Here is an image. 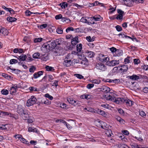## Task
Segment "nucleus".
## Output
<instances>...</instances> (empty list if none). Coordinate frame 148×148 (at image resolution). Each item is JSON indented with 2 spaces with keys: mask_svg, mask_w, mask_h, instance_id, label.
I'll use <instances>...</instances> for the list:
<instances>
[{
  "mask_svg": "<svg viewBox=\"0 0 148 148\" xmlns=\"http://www.w3.org/2000/svg\"><path fill=\"white\" fill-rule=\"evenodd\" d=\"M17 111L24 120H26L29 116V114L27 111L25 110L21 105L18 106Z\"/></svg>",
  "mask_w": 148,
  "mask_h": 148,
  "instance_id": "f257e3e1",
  "label": "nucleus"
},
{
  "mask_svg": "<svg viewBox=\"0 0 148 148\" xmlns=\"http://www.w3.org/2000/svg\"><path fill=\"white\" fill-rule=\"evenodd\" d=\"M105 97L107 100L114 101L117 104L121 103H123L124 99L123 98H115L114 96H112L110 95L107 96L105 95Z\"/></svg>",
  "mask_w": 148,
  "mask_h": 148,
  "instance_id": "f03ea898",
  "label": "nucleus"
},
{
  "mask_svg": "<svg viewBox=\"0 0 148 148\" xmlns=\"http://www.w3.org/2000/svg\"><path fill=\"white\" fill-rule=\"evenodd\" d=\"M36 101L37 99L35 96H31L30 98L27 101L26 105L27 107L33 106L36 103Z\"/></svg>",
  "mask_w": 148,
  "mask_h": 148,
  "instance_id": "7ed1b4c3",
  "label": "nucleus"
},
{
  "mask_svg": "<svg viewBox=\"0 0 148 148\" xmlns=\"http://www.w3.org/2000/svg\"><path fill=\"white\" fill-rule=\"evenodd\" d=\"M60 40L56 39L55 40L52 41V42L49 41L48 42L49 45V46L50 50L54 49L57 45H60V43L59 42Z\"/></svg>",
  "mask_w": 148,
  "mask_h": 148,
  "instance_id": "20e7f679",
  "label": "nucleus"
},
{
  "mask_svg": "<svg viewBox=\"0 0 148 148\" xmlns=\"http://www.w3.org/2000/svg\"><path fill=\"white\" fill-rule=\"evenodd\" d=\"M96 68L97 69L101 71H104L106 69L105 66L101 63H97L96 64Z\"/></svg>",
  "mask_w": 148,
  "mask_h": 148,
  "instance_id": "39448f33",
  "label": "nucleus"
},
{
  "mask_svg": "<svg viewBox=\"0 0 148 148\" xmlns=\"http://www.w3.org/2000/svg\"><path fill=\"white\" fill-rule=\"evenodd\" d=\"M67 101L69 103L75 106L80 104L79 101L78 100H74L73 98L71 97H68L67 99Z\"/></svg>",
  "mask_w": 148,
  "mask_h": 148,
  "instance_id": "423d86ee",
  "label": "nucleus"
},
{
  "mask_svg": "<svg viewBox=\"0 0 148 148\" xmlns=\"http://www.w3.org/2000/svg\"><path fill=\"white\" fill-rule=\"evenodd\" d=\"M99 60L101 62H108L109 60V58L103 54H101L99 55Z\"/></svg>",
  "mask_w": 148,
  "mask_h": 148,
  "instance_id": "0eeeda50",
  "label": "nucleus"
},
{
  "mask_svg": "<svg viewBox=\"0 0 148 148\" xmlns=\"http://www.w3.org/2000/svg\"><path fill=\"white\" fill-rule=\"evenodd\" d=\"M88 19H90V21H91L92 23V22H94V20L95 21H100L102 20L103 18L100 15H97L90 18H88Z\"/></svg>",
  "mask_w": 148,
  "mask_h": 148,
  "instance_id": "6e6552de",
  "label": "nucleus"
},
{
  "mask_svg": "<svg viewBox=\"0 0 148 148\" xmlns=\"http://www.w3.org/2000/svg\"><path fill=\"white\" fill-rule=\"evenodd\" d=\"M69 54L68 55L66 58V59L67 60H65L63 63V64L66 67H69L71 65V59H70L69 58Z\"/></svg>",
  "mask_w": 148,
  "mask_h": 148,
  "instance_id": "1a4fd4ad",
  "label": "nucleus"
},
{
  "mask_svg": "<svg viewBox=\"0 0 148 148\" xmlns=\"http://www.w3.org/2000/svg\"><path fill=\"white\" fill-rule=\"evenodd\" d=\"M119 63V60H112L106 62L107 65L109 66H114Z\"/></svg>",
  "mask_w": 148,
  "mask_h": 148,
  "instance_id": "9d476101",
  "label": "nucleus"
},
{
  "mask_svg": "<svg viewBox=\"0 0 148 148\" xmlns=\"http://www.w3.org/2000/svg\"><path fill=\"white\" fill-rule=\"evenodd\" d=\"M88 17H87L88 19ZM86 17H83L81 18L80 20V22H82L83 23H87L88 25L90 24H95V22H92V23L90 21V20H87V19L86 18Z\"/></svg>",
  "mask_w": 148,
  "mask_h": 148,
  "instance_id": "9b49d317",
  "label": "nucleus"
},
{
  "mask_svg": "<svg viewBox=\"0 0 148 148\" xmlns=\"http://www.w3.org/2000/svg\"><path fill=\"white\" fill-rule=\"evenodd\" d=\"M8 33V30L3 27H0V34H3V35H7Z\"/></svg>",
  "mask_w": 148,
  "mask_h": 148,
  "instance_id": "f8f14e48",
  "label": "nucleus"
},
{
  "mask_svg": "<svg viewBox=\"0 0 148 148\" xmlns=\"http://www.w3.org/2000/svg\"><path fill=\"white\" fill-rule=\"evenodd\" d=\"M100 90L104 92L107 93L110 91V88L107 86H103L100 88Z\"/></svg>",
  "mask_w": 148,
  "mask_h": 148,
  "instance_id": "ddd939ff",
  "label": "nucleus"
},
{
  "mask_svg": "<svg viewBox=\"0 0 148 148\" xmlns=\"http://www.w3.org/2000/svg\"><path fill=\"white\" fill-rule=\"evenodd\" d=\"M133 102L129 99H124L123 103H125L126 105L129 106H131L133 104Z\"/></svg>",
  "mask_w": 148,
  "mask_h": 148,
  "instance_id": "4468645a",
  "label": "nucleus"
},
{
  "mask_svg": "<svg viewBox=\"0 0 148 148\" xmlns=\"http://www.w3.org/2000/svg\"><path fill=\"white\" fill-rule=\"evenodd\" d=\"M105 135L106 136L109 137L113 136V134L112 133V131L110 130H106L105 131Z\"/></svg>",
  "mask_w": 148,
  "mask_h": 148,
  "instance_id": "2eb2a0df",
  "label": "nucleus"
},
{
  "mask_svg": "<svg viewBox=\"0 0 148 148\" xmlns=\"http://www.w3.org/2000/svg\"><path fill=\"white\" fill-rule=\"evenodd\" d=\"M78 36H76L73 38L71 40V43L73 45H75L78 42Z\"/></svg>",
  "mask_w": 148,
  "mask_h": 148,
  "instance_id": "dca6fc26",
  "label": "nucleus"
},
{
  "mask_svg": "<svg viewBox=\"0 0 148 148\" xmlns=\"http://www.w3.org/2000/svg\"><path fill=\"white\" fill-rule=\"evenodd\" d=\"M28 131L29 132H34L37 133H39L37 128L34 127H29L28 128Z\"/></svg>",
  "mask_w": 148,
  "mask_h": 148,
  "instance_id": "f3484780",
  "label": "nucleus"
},
{
  "mask_svg": "<svg viewBox=\"0 0 148 148\" xmlns=\"http://www.w3.org/2000/svg\"><path fill=\"white\" fill-rule=\"evenodd\" d=\"M17 58L20 61H24L26 60L27 58V56L25 55H23L18 56V57H15Z\"/></svg>",
  "mask_w": 148,
  "mask_h": 148,
  "instance_id": "a211bd4d",
  "label": "nucleus"
},
{
  "mask_svg": "<svg viewBox=\"0 0 148 148\" xmlns=\"http://www.w3.org/2000/svg\"><path fill=\"white\" fill-rule=\"evenodd\" d=\"M128 77L132 80H136L139 79V76L135 74H133L132 76H129Z\"/></svg>",
  "mask_w": 148,
  "mask_h": 148,
  "instance_id": "6ab92c4d",
  "label": "nucleus"
},
{
  "mask_svg": "<svg viewBox=\"0 0 148 148\" xmlns=\"http://www.w3.org/2000/svg\"><path fill=\"white\" fill-rule=\"evenodd\" d=\"M94 53L93 52L90 51L86 53V55L89 58H92L94 57Z\"/></svg>",
  "mask_w": 148,
  "mask_h": 148,
  "instance_id": "aec40b11",
  "label": "nucleus"
},
{
  "mask_svg": "<svg viewBox=\"0 0 148 148\" xmlns=\"http://www.w3.org/2000/svg\"><path fill=\"white\" fill-rule=\"evenodd\" d=\"M115 54H116V56H122L123 54V52L122 50L120 49H117Z\"/></svg>",
  "mask_w": 148,
  "mask_h": 148,
  "instance_id": "412c9836",
  "label": "nucleus"
},
{
  "mask_svg": "<svg viewBox=\"0 0 148 148\" xmlns=\"http://www.w3.org/2000/svg\"><path fill=\"white\" fill-rule=\"evenodd\" d=\"M97 112L99 114L102 115L103 116H105V114L104 111L101 109H98L96 110Z\"/></svg>",
  "mask_w": 148,
  "mask_h": 148,
  "instance_id": "4be33fe9",
  "label": "nucleus"
},
{
  "mask_svg": "<svg viewBox=\"0 0 148 148\" xmlns=\"http://www.w3.org/2000/svg\"><path fill=\"white\" fill-rule=\"evenodd\" d=\"M7 20L8 21L10 22H13L16 21L17 19L16 18L14 17H9L7 18Z\"/></svg>",
  "mask_w": 148,
  "mask_h": 148,
  "instance_id": "5701e85b",
  "label": "nucleus"
},
{
  "mask_svg": "<svg viewBox=\"0 0 148 148\" xmlns=\"http://www.w3.org/2000/svg\"><path fill=\"white\" fill-rule=\"evenodd\" d=\"M42 48H44L46 50H50L49 46V45L48 42L47 43H44L42 46Z\"/></svg>",
  "mask_w": 148,
  "mask_h": 148,
  "instance_id": "b1692460",
  "label": "nucleus"
},
{
  "mask_svg": "<svg viewBox=\"0 0 148 148\" xmlns=\"http://www.w3.org/2000/svg\"><path fill=\"white\" fill-rule=\"evenodd\" d=\"M121 68H120L121 70L123 71H126L128 69V66L127 65H123L121 66Z\"/></svg>",
  "mask_w": 148,
  "mask_h": 148,
  "instance_id": "393cba45",
  "label": "nucleus"
},
{
  "mask_svg": "<svg viewBox=\"0 0 148 148\" xmlns=\"http://www.w3.org/2000/svg\"><path fill=\"white\" fill-rule=\"evenodd\" d=\"M37 13V12L33 13L31 12L28 10H27L25 12V14L27 16H30L31 14H36Z\"/></svg>",
  "mask_w": 148,
  "mask_h": 148,
  "instance_id": "a878e982",
  "label": "nucleus"
},
{
  "mask_svg": "<svg viewBox=\"0 0 148 148\" xmlns=\"http://www.w3.org/2000/svg\"><path fill=\"white\" fill-rule=\"evenodd\" d=\"M60 5L62 9H65L66 7H67L68 6V4L66 2H63L60 3Z\"/></svg>",
  "mask_w": 148,
  "mask_h": 148,
  "instance_id": "bb28decb",
  "label": "nucleus"
},
{
  "mask_svg": "<svg viewBox=\"0 0 148 148\" xmlns=\"http://www.w3.org/2000/svg\"><path fill=\"white\" fill-rule=\"evenodd\" d=\"M101 80L99 79H94L92 81V82L95 84H98L100 83Z\"/></svg>",
  "mask_w": 148,
  "mask_h": 148,
  "instance_id": "cd10ccee",
  "label": "nucleus"
},
{
  "mask_svg": "<svg viewBox=\"0 0 148 148\" xmlns=\"http://www.w3.org/2000/svg\"><path fill=\"white\" fill-rule=\"evenodd\" d=\"M77 50L78 52H80L82 49V44H79L77 45Z\"/></svg>",
  "mask_w": 148,
  "mask_h": 148,
  "instance_id": "c85d7f7f",
  "label": "nucleus"
},
{
  "mask_svg": "<svg viewBox=\"0 0 148 148\" xmlns=\"http://www.w3.org/2000/svg\"><path fill=\"white\" fill-rule=\"evenodd\" d=\"M41 59L43 61H46L49 59V57L47 55H42L41 57Z\"/></svg>",
  "mask_w": 148,
  "mask_h": 148,
  "instance_id": "c756f323",
  "label": "nucleus"
},
{
  "mask_svg": "<svg viewBox=\"0 0 148 148\" xmlns=\"http://www.w3.org/2000/svg\"><path fill=\"white\" fill-rule=\"evenodd\" d=\"M40 53H34L33 55V57L35 59H38L39 58L40 56Z\"/></svg>",
  "mask_w": 148,
  "mask_h": 148,
  "instance_id": "7c9ffc66",
  "label": "nucleus"
},
{
  "mask_svg": "<svg viewBox=\"0 0 148 148\" xmlns=\"http://www.w3.org/2000/svg\"><path fill=\"white\" fill-rule=\"evenodd\" d=\"M84 110H86L88 111L92 112H95V110L93 108H84Z\"/></svg>",
  "mask_w": 148,
  "mask_h": 148,
  "instance_id": "2f4dec72",
  "label": "nucleus"
},
{
  "mask_svg": "<svg viewBox=\"0 0 148 148\" xmlns=\"http://www.w3.org/2000/svg\"><path fill=\"white\" fill-rule=\"evenodd\" d=\"M107 125V124L106 123L103 121H101V128L103 129H106V128L107 127H106Z\"/></svg>",
  "mask_w": 148,
  "mask_h": 148,
  "instance_id": "473e14b6",
  "label": "nucleus"
},
{
  "mask_svg": "<svg viewBox=\"0 0 148 148\" xmlns=\"http://www.w3.org/2000/svg\"><path fill=\"white\" fill-rule=\"evenodd\" d=\"M2 76L5 78L6 79H11V77L10 76L8 75V74L5 73H3L2 74Z\"/></svg>",
  "mask_w": 148,
  "mask_h": 148,
  "instance_id": "72a5a7b5",
  "label": "nucleus"
},
{
  "mask_svg": "<svg viewBox=\"0 0 148 148\" xmlns=\"http://www.w3.org/2000/svg\"><path fill=\"white\" fill-rule=\"evenodd\" d=\"M1 92L2 94L5 95H8L9 92L8 90L5 89L2 90Z\"/></svg>",
  "mask_w": 148,
  "mask_h": 148,
  "instance_id": "f704fd0d",
  "label": "nucleus"
},
{
  "mask_svg": "<svg viewBox=\"0 0 148 148\" xmlns=\"http://www.w3.org/2000/svg\"><path fill=\"white\" fill-rule=\"evenodd\" d=\"M116 119L120 123L122 124H124L125 122V121L120 117H117L116 118Z\"/></svg>",
  "mask_w": 148,
  "mask_h": 148,
  "instance_id": "c9c22d12",
  "label": "nucleus"
},
{
  "mask_svg": "<svg viewBox=\"0 0 148 148\" xmlns=\"http://www.w3.org/2000/svg\"><path fill=\"white\" fill-rule=\"evenodd\" d=\"M36 69V68L34 66H32L29 69V71L31 73H33Z\"/></svg>",
  "mask_w": 148,
  "mask_h": 148,
  "instance_id": "e433bc0d",
  "label": "nucleus"
},
{
  "mask_svg": "<svg viewBox=\"0 0 148 148\" xmlns=\"http://www.w3.org/2000/svg\"><path fill=\"white\" fill-rule=\"evenodd\" d=\"M17 90L15 89V87L13 86L12 87L10 90L11 93H13L16 92Z\"/></svg>",
  "mask_w": 148,
  "mask_h": 148,
  "instance_id": "4c0bfd02",
  "label": "nucleus"
},
{
  "mask_svg": "<svg viewBox=\"0 0 148 148\" xmlns=\"http://www.w3.org/2000/svg\"><path fill=\"white\" fill-rule=\"evenodd\" d=\"M18 62L17 60L15 59H12L10 60V64H16Z\"/></svg>",
  "mask_w": 148,
  "mask_h": 148,
  "instance_id": "58836bf2",
  "label": "nucleus"
},
{
  "mask_svg": "<svg viewBox=\"0 0 148 148\" xmlns=\"http://www.w3.org/2000/svg\"><path fill=\"white\" fill-rule=\"evenodd\" d=\"M47 26V25L46 24H44L40 25L38 26V27L41 29H43L46 28Z\"/></svg>",
  "mask_w": 148,
  "mask_h": 148,
  "instance_id": "ea45409f",
  "label": "nucleus"
},
{
  "mask_svg": "<svg viewBox=\"0 0 148 148\" xmlns=\"http://www.w3.org/2000/svg\"><path fill=\"white\" fill-rule=\"evenodd\" d=\"M86 39L88 42H90L93 41L94 40V38L92 37L91 38L90 36H87L86 38Z\"/></svg>",
  "mask_w": 148,
  "mask_h": 148,
  "instance_id": "a19ab883",
  "label": "nucleus"
},
{
  "mask_svg": "<svg viewBox=\"0 0 148 148\" xmlns=\"http://www.w3.org/2000/svg\"><path fill=\"white\" fill-rule=\"evenodd\" d=\"M42 40V38H36L34 40V42L35 43L41 42Z\"/></svg>",
  "mask_w": 148,
  "mask_h": 148,
  "instance_id": "79ce46f5",
  "label": "nucleus"
},
{
  "mask_svg": "<svg viewBox=\"0 0 148 148\" xmlns=\"http://www.w3.org/2000/svg\"><path fill=\"white\" fill-rule=\"evenodd\" d=\"M130 58V57L129 56H127L126 58H125L124 61L125 64H126L129 63L130 61L129 59Z\"/></svg>",
  "mask_w": 148,
  "mask_h": 148,
  "instance_id": "37998d69",
  "label": "nucleus"
},
{
  "mask_svg": "<svg viewBox=\"0 0 148 148\" xmlns=\"http://www.w3.org/2000/svg\"><path fill=\"white\" fill-rule=\"evenodd\" d=\"M56 32L58 34H61L63 33V30L62 28H58L56 29Z\"/></svg>",
  "mask_w": 148,
  "mask_h": 148,
  "instance_id": "c03bdc74",
  "label": "nucleus"
},
{
  "mask_svg": "<svg viewBox=\"0 0 148 148\" xmlns=\"http://www.w3.org/2000/svg\"><path fill=\"white\" fill-rule=\"evenodd\" d=\"M42 103H44L47 105H50L51 104V101H49L47 100V99L46 100H45L44 101H43L42 102Z\"/></svg>",
  "mask_w": 148,
  "mask_h": 148,
  "instance_id": "a18cd8bd",
  "label": "nucleus"
},
{
  "mask_svg": "<svg viewBox=\"0 0 148 148\" xmlns=\"http://www.w3.org/2000/svg\"><path fill=\"white\" fill-rule=\"evenodd\" d=\"M45 96L46 97L48 98L50 100H52L53 99V97L50 95L48 93L45 94Z\"/></svg>",
  "mask_w": 148,
  "mask_h": 148,
  "instance_id": "49530a36",
  "label": "nucleus"
},
{
  "mask_svg": "<svg viewBox=\"0 0 148 148\" xmlns=\"http://www.w3.org/2000/svg\"><path fill=\"white\" fill-rule=\"evenodd\" d=\"M74 76L79 79H81L84 78V77L82 75L79 74H75L74 75Z\"/></svg>",
  "mask_w": 148,
  "mask_h": 148,
  "instance_id": "de8ad7c7",
  "label": "nucleus"
},
{
  "mask_svg": "<svg viewBox=\"0 0 148 148\" xmlns=\"http://www.w3.org/2000/svg\"><path fill=\"white\" fill-rule=\"evenodd\" d=\"M94 84H87L86 87L88 89H90L93 87Z\"/></svg>",
  "mask_w": 148,
  "mask_h": 148,
  "instance_id": "09e8293b",
  "label": "nucleus"
},
{
  "mask_svg": "<svg viewBox=\"0 0 148 148\" xmlns=\"http://www.w3.org/2000/svg\"><path fill=\"white\" fill-rule=\"evenodd\" d=\"M74 31V29L72 27H68L66 30V32L68 33L70 31Z\"/></svg>",
  "mask_w": 148,
  "mask_h": 148,
  "instance_id": "8fccbe9b",
  "label": "nucleus"
},
{
  "mask_svg": "<svg viewBox=\"0 0 148 148\" xmlns=\"http://www.w3.org/2000/svg\"><path fill=\"white\" fill-rule=\"evenodd\" d=\"M53 68L51 66H46L45 67V69L47 71H51Z\"/></svg>",
  "mask_w": 148,
  "mask_h": 148,
  "instance_id": "3c124183",
  "label": "nucleus"
},
{
  "mask_svg": "<svg viewBox=\"0 0 148 148\" xmlns=\"http://www.w3.org/2000/svg\"><path fill=\"white\" fill-rule=\"evenodd\" d=\"M134 62L135 64H138L140 62V61L138 59H134Z\"/></svg>",
  "mask_w": 148,
  "mask_h": 148,
  "instance_id": "603ef678",
  "label": "nucleus"
},
{
  "mask_svg": "<svg viewBox=\"0 0 148 148\" xmlns=\"http://www.w3.org/2000/svg\"><path fill=\"white\" fill-rule=\"evenodd\" d=\"M62 18V15L61 14H59L55 16V18L56 20L60 19Z\"/></svg>",
  "mask_w": 148,
  "mask_h": 148,
  "instance_id": "864d4df0",
  "label": "nucleus"
},
{
  "mask_svg": "<svg viewBox=\"0 0 148 148\" xmlns=\"http://www.w3.org/2000/svg\"><path fill=\"white\" fill-rule=\"evenodd\" d=\"M116 30L118 32H120L122 30V27L120 25H117L116 27Z\"/></svg>",
  "mask_w": 148,
  "mask_h": 148,
  "instance_id": "5fc2aeb1",
  "label": "nucleus"
},
{
  "mask_svg": "<svg viewBox=\"0 0 148 148\" xmlns=\"http://www.w3.org/2000/svg\"><path fill=\"white\" fill-rule=\"evenodd\" d=\"M108 140L110 143L112 144L114 143L115 142L114 140L112 139V138H110L108 139Z\"/></svg>",
  "mask_w": 148,
  "mask_h": 148,
  "instance_id": "6e6d98bb",
  "label": "nucleus"
},
{
  "mask_svg": "<svg viewBox=\"0 0 148 148\" xmlns=\"http://www.w3.org/2000/svg\"><path fill=\"white\" fill-rule=\"evenodd\" d=\"M29 90L31 91H37V89L36 88L34 87H30L29 88Z\"/></svg>",
  "mask_w": 148,
  "mask_h": 148,
  "instance_id": "4d7b16f0",
  "label": "nucleus"
},
{
  "mask_svg": "<svg viewBox=\"0 0 148 148\" xmlns=\"http://www.w3.org/2000/svg\"><path fill=\"white\" fill-rule=\"evenodd\" d=\"M123 16L118 14L116 17V19L117 20H121L123 18Z\"/></svg>",
  "mask_w": 148,
  "mask_h": 148,
  "instance_id": "13d9d810",
  "label": "nucleus"
},
{
  "mask_svg": "<svg viewBox=\"0 0 148 148\" xmlns=\"http://www.w3.org/2000/svg\"><path fill=\"white\" fill-rule=\"evenodd\" d=\"M110 49L112 52V53L115 52V53L116 52L117 49H116L114 47H112V48H110Z\"/></svg>",
  "mask_w": 148,
  "mask_h": 148,
  "instance_id": "bf43d9fd",
  "label": "nucleus"
},
{
  "mask_svg": "<svg viewBox=\"0 0 148 148\" xmlns=\"http://www.w3.org/2000/svg\"><path fill=\"white\" fill-rule=\"evenodd\" d=\"M117 12L119 13V14L120 15H123L124 12L122 11L120 9H118L117 10Z\"/></svg>",
  "mask_w": 148,
  "mask_h": 148,
  "instance_id": "052dcab7",
  "label": "nucleus"
},
{
  "mask_svg": "<svg viewBox=\"0 0 148 148\" xmlns=\"http://www.w3.org/2000/svg\"><path fill=\"white\" fill-rule=\"evenodd\" d=\"M119 112L121 114L123 115L124 114V112L123 110L121 109H119L118 110Z\"/></svg>",
  "mask_w": 148,
  "mask_h": 148,
  "instance_id": "680f3d73",
  "label": "nucleus"
},
{
  "mask_svg": "<svg viewBox=\"0 0 148 148\" xmlns=\"http://www.w3.org/2000/svg\"><path fill=\"white\" fill-rule=\"evenodd\" d=\"M140 115L142 117H144L146 116L145 112L143 111H141L140 112Z\"/></svg>",
  "mask_w": 148,
  "mask_h": 148,
  "instance_id": "e2e57ef3",
  "label": "nucleus"
},
{
  "mask_svg": "<svg viewBox=\"0 0 148 148\" xmlns=\"http://www.w3.org/2000/svg\"><path fill=\"white\" fill-rule=\"evenodd\" d=\"M66 125V127L68 129H71L72 128V127L69 124L67 123V122H66V124H64Z\"/></svg>",
  "mask_w": 148,
  "mask_h": 148,
  "instance_id": "0e129e2a",
  "label": "nucleus"
},
{
  "mask_svg": "<svg viewBox=\"0 0 148 148\" xmlns=\"http://www.w3.org/2000/svg\"><path fill=\"white\" fill-rule=\"evenodd\" d=\"M11 14H14L15 13L14 11L11 8H9L8 11Z\"/></svg>",
  "mask_w": 148,
  "mask_h": 148,
  "instance_id": "69168bd1",
  "label": "nucleus"
},
{
  "mask_svg": "<svg viewBox=\"0 0 148 148\" xmlns=\"http://www.w3.org/2000/svg\"><path fill=\"white\" fill-rule=\"evenodd\" d=\"M26 59H27L26 61L27 62H30L33 60V58H32L31 57H28Z\"/></svg>",
  "mask_w": 148,
  "mask_h": 148,
  "instance_id": "338daca9",
  "label": "nucleus"
},
{
  "mask_svg": "<svg viewBox=\"0 0 148 148\" xmlns=\"http://www.w3.org/2000/svg\"><path fill=\"white\" fill-rule=\"evenodd\" d=\"M143 92L145 93H148V88L147 87H145L143 90Z\"/></svg>",
  "mask_w": 148,
  "mask_h": 148,
  "instance_id": "774afa93",
  "label": "nucleus"
}]
</instances>
